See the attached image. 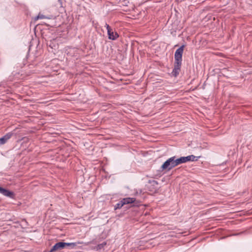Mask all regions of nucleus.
I'll list each match as a JSON object with an SVG mask.
<instances>
[{"label":"nucleus","mask_w":252,"mask_h":252,"mask_svg":"<svg viewBox=\"0 0 252 252\" xmlns=\"http://www.w3.org/2000/svg\"><path fill=\"white\" fill-rule=\"evenodd\" d=\"M184 47L185 45H183L175 53L174 67L172 72V75L175 77H176L179 74L180 71Z\"/></svg>","instance_id":"obj_1"},{"label":"nucleus","mask_w":252,"mask_h":252,"mask_svg":"<svg viewBox=\"0 0 252 252\" xmlns=\"http://www.w3.org/2000/svg\"><path fill=\"white\" fill-rule=\"evenodd\" d=\"M180 164L179 158H176L175 156L167 159L162 165L160 168L162 171H169L172 169Z\"/></svg>","instance_id":"obj_2"},{"label":"nucleus","mask_w":252,"mask_h":252,"mask_svg":"<svg viewBox=\"0 0 252 252\" xmlns=\"http://www.w3.org/2000/svg\"><path fill=\"white\" fill-rule=\"evenodd\" d=\"M105 26L106 27L107 30L109 39L113 40H116L119 37V35L117 32H114L111 28L107 23L105 24Z\"/></svg>","instance_id":"obj_3"},{"label":"nucleus","mask_w":252,"mask_h":252,"mask_svg":"<svg viewBox=\"0 0 252 252\" xmlns=\"http://www.w3.org/2000/svg\"><path fill=\"white\" fill-rule=\"evenodd\" d=\"M178 158L180 164L185 163L189 161H194L197 160V159H196V157L193 155H190L187 157H182Z\"/></svg>","instance_id":"obj_4"},{"label":"nucleus","mask_w":252,"mask_h":252,"mask_svg":"<svg viewBox=\"0 0 252 252\" xmlns=\"http://www.w3.org/2000/svg\"><path fill=\"white\" fill-rule=\"evenodd\" d=\"M66 243L59 242L56 243L51 249L50 252H54L55 251L61 250L66 247Z\"/></svg>","instance_id":"obj_5"},{"label":"nucleus","mask_w":252,"mask_h":252,"mask_svg":"<svg viewBox=\"0 0 252 252\" xmlns=\"http://www.w3.org/2000/svg\"><path fill=\"white\" fill-rule=\"evenodd\" d=\"M0 193L11 198L14 197V193L10 190H0Z\"/></svg>","instance_id":"obj_6"},{"label":"nucleus","mask_w":252,"mask_h":252,"mask_svg":"<svg viewBox=\"0 0 252 252\" xmlns=\"http://www.w3.org/2000/svg\"><path fill=\"white\" fill-rule=\"evenodd\" d=\"M12 133H8L0 138V145L4 144L12 136Z\"/></svg>","instance_id":"obj_7"},{"label":"nucleus","mask_w":252,"mask_h":252,"mask_svg":"<svg viewBox=\"0 0 252 252\" xmlns=\"http://www.w3.org/2000/svg\"><path fill=\"white\" fill-rule=\"evenodd\" d=\"M122 201L124 205L128 204L133 203L135 201V198L134 197H127L123 199Z\"/></svg>","instance_id":"obj_8"},{"label":"nucleus","mask_w":252,"mask_h":252,"mask_svg":"<svg viewBox=\"0 0 252 252\" xmlns=\"http://www.w3.org/2000/svg\"><path fill=\"white\" fill-rule=\"evenodd\" d=\"M66 244H68V245H66V247H70L71 249H73L76 246H77V245L82 244V243H81V242L66 243Z\"/></svg>","instance_id":"obj_9"},{"label":"nucleus","mask_w":252,"mask_h":252,"mask_svg":"<svg viewBox=\"0 0 252 252\" xmlns=\"http://www.w3.org/2000/svg\"><path fill=\"white\" fill-rule=\"evenodd\" d=\"M124 204L122 202V201L121 200V201H120L119 203H118L117 204H116V205L115 206V210H117V209H120L123 206H124Z\"/></svg>","instance_id":"obj_10"},{"label":"nucleus","mask_w":252,"mask_h":252,"mask_svg":"<svg viewBox=\"0 0 252 252\" xmlns=\"http://www.w3.org/2000/svg\"><path fill=\"white\" fill-rule=\"evenodd\" d=\"M47 17L43 15V14H41L40 13H39L38 15H37V16H36L35 18V20H37L39 19H45V18H46Z\"/></svg>","instance_id":"obj_11"},{"label":"nucleus","mask_w":252,"mask_h":252,"mask_svg":"<svg viewBox=\"0 0 252 252\" xmlns=\"http://www.w3.org/2000/svg\"><path fill=\"white\" fill-rule=\"evenodd\" d=\"M0 189H4L2 188V187H0Z\"/></svg>","instance_id":"obj_12"}]
</instances>
